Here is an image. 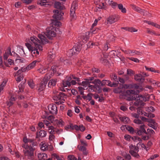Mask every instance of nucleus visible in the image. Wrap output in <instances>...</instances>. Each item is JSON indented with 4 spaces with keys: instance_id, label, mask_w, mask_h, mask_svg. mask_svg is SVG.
<instances>
[{
    "instance_id": "nucleus-29",
    "label": "nucleus",
    "mask_w": 160,
    "mask_h": 160,
    "mask_svg": "<svg viewBox=\"0 0 160 160\" xmlns=\"http://www.w3.org/2000/svg\"><path fill=\"white\" fill-rule=\"evenodd\" d=\"M37 62H39L38 61L35 60L29 64L27 66L29 70L33 68L36 65Z\"/></svg>"
},
{
    "instance_id": "nucleus-30",
    "label": "nucleus",
    "mask_w": 160,
    "mask_h": 160,
    "mask_svg": "<svg viewBox=\"0 0 160 160\" xmlns=\"http://www.w3.org/2000/svg\"><path fill=\"white\" fill-rule=\"evenodd\" d=\"M120 119L125 123H127L130 122V120L129 118L125 116L121 117L120 118Z\"/></svg>"
},
{
    "instance_id": "nucleus-24",
    "label": "nucleus",
    "mask_w": 160,
    "mask_h": 160,
    "mask_svg": "<svg viewBox=\"0 0 160 160\" xmlns=\"http://www.w3.org/2000/svg\"><path fill=\"white\" fill-rule=\"evenodd\" d=\"M134 79L137 82H141L142 80L143 81L144 79L142 78V75L141 74H136L134 76Z\"/></svg>"
},
{
    "instance_id": "nucleus-62",
    "label": "nucleus",
    "mask_w": 160,
    "mask_h": 160,
    "mask_svg": "<svg viewBox=\"0 0 160 160\" xmlns=\"http://www.w3.org/2000/svg\"><path fill=\"white\" fill-rule=\"evenodd\" d=\"M127 73L130 76L134 74L133 71L131 69H128L127 70Z\"/></svg>"
},
{
    "instance_id": "nucleus-48",
    "label": "nucleus",
    "mask_w": 160,
    "mask_h": 160,
    "mask_svg": "<svg viewBox=\"0 0 160 160\" xmlns=\"http://www.w3.org/2000/svg\"><path fill=\"white\" fill-rule=\"evenodd\" d=\"M63 72V71L62 70V68H58V69L57 70L56 73V75L57 76H60L61 74H62Z\"/></svg>"
},
{
    "instance_id": "nucleus-41",
    "label": "nucleus",
    "mask_w": 160,
    "mask_h": 160,
    "mask_svg": "<svg viewBox=\"0 0 160 160\" xmlns=\"http://www.w3.org/2000/svg\"><path fill=\"white\" fill-rule=\"evenodd\" d=\"M147 32L148 33L151 35H154L156 36H160V34H157L154 31L150 30L148 28L147 29Z\"/></svg>"
},
{
    "instance_id": "nucleus-56",
    "label": "nucleus",
    "mask_w": 160,
    "mask_h": 160,
    "mask_svg": "<svg viewBox=\"0 0 160 160\" xmlns=\"http://www.w3.org/2000/svg\"><path fill=\"white\" fill-rule=\"evenodd\" d=\"M159 155L157 154H155L151 156L147 160H153L154 159L158 157Z\"/></svg>"
},
{
    "instance_id": "nucleus-21",
    "label": "nucleus",
    "mask_w": 160,
    "mask_h": 160,
    "mask_svg": "<svg viewBox=\"0 0 160 160\" xmlns=\"http://www.w3.org/2000/svg\"><path fill=\"white\" fill-rule=\"evenodd\" d=\"M76 84V81L74 80H72L70 82L68 81L66 82H65L63 83V84L65 87H66L67 86H69L71 85H74Z\"/></svg>"
},
{
    "instance_id": "nucleus-18",
    "label": "nucleus",
    "mask_w": 160,
    "mask_h": 160,
    "mask_svg": "<svg viewBox=\"0 0 160 160\" xmlns=\"http://www.w3.org/2000/svg\"><path fill=\"white\" fill-rule=\"evenodd\" d=\"M17 72L14 73V77H16V79L18 82H19L22 80L23 78V75L21 73H18L16 74Z\"/></svg>"
},
{
    "instance_id": "nucleus-39",
    "label": "nucleus",
    "mask_w": 160,
    "mask_h": 160,
    "mask_svg": "<svg viewBox=\"0 0 160 160\" xmlns=\"http://www.w3.org/2000/svg\"><path fill=\"white\" fill-rule=\"evenodd\" d=\"M68 158L69 160H81L80 157H78V159H77L74 156L72 155L68 156Z\"/></svg>"
},
{
    "instance_id": "nucleus-38",
    "label": "nucleus",
    "mask_w": 160,
    "mask_h": 160,
    "mask_svg": "<svg viewBox=\"0 0 160 160\" xmlns=\"http://www.w3.org/2000/svg\"><path fill=\"white\" fill-rule=\"evenodd\" d=\"M148 81L154 86H156L157 81H156L152 78H148L147 79Z\"/></svg>"
},
{
    "instance_id": "nucleus-20",
    "label": "nucleus",
    "mask_w": 160,
    "mask_h": 160,
    "mask_svg": "<svg viewBox=\"0 0 160 160\" xmlns=\"http://www.w3.org/2000/svg\"><path fill=\"white\" fill-rule=\"evenodd\" d=\"M54 7L57 8L60 10H64L65 9L64 6L62 4L59 2H56L54 4Z\"/></svg>"
},
{
    "instance_id": "nucleus-19",
    "label": "nucleus",
    "mask_w": 160,
    "mask_h": 160,
    "mask_svg": "<svg viewBox=\"0 0 160 160\" xmlns=\"http://www.w3.org/2000/svg\"><path fill=\"white\" fill-rule=\"evenodd\" d=\"M11 49L10 48H8L6 50L3 55V58L4 60H7L10 55H12Z\"/></svg>"
},
{
    "instance_id": "nucleus-47",
    "label": "nucleus",
    "mask_w": 160,
    "mask_h": 160,
    "mask_svg": "<svg viewBox=\"0 0 160 160\" xmlns=\"http://www.w3.org/2000/svg\"><path fill=\"white\" fill-rule=\"evenodd\" d=\"M28 85L30 87L32 88H33L34 87V84L33 81L32 80H31L28 81Z\"/></svg>"
},
{
    "instance_id": "nucleus-44",
    "label": "nucleus",
    "mask_w": 160,
    "mask_h": 160,
    "mask_svg": "<svg viewBox=\"0 0 160 160\" xmlns=\"http://www.w3.org/2000/svg\"><path fill=\"white\" fill-rule=\"evenodd\" d=\"M108 4L111 5L112 8H115L117 6V3L115 2H113L112 1H111Z\"/></svg>"
},
{
    "instance_id": "nucleus-49",
    "label": "nucleus",
    "mask_w": 160,
    "mask_h": 160,
    "mask_svg": "<svg viewBox=\"0 0 160 160\" xmlns=\"http://www.w3.org/2000/svg\"><path fill=\"white\" fill-rule=\"evenodd\" d=\"M155 110L154 108L152 106L146 108V111L148 112H153Z\"/></svg>"
},
{
    "instance_id": "nucleus-14",
    "label": "nucleus",
    "mask_w": 160,
    "mask_h": 160,
    "mask_svg": "<svg viewBox=\"0 0 160 160\" xmlns=\"http://www.w3.org/2000/svg\"><path fill=\"white\" fill-rule=\"evenodd\" d=\"M48 109L51 113L53 114H57V108L56 105L53 104L49 105L48 106Z\"/></svg>"
},
{
    "instance_id": "nucleus-28",
    "label": "nucleus",
    "mask_w": 160,
    "mask_h": 160,
    "mask_svg": "<svg viewBox=\"0 0 160 160\" xmlns=\"http://www.w3.org/2000/svg\"><path fill=\"white\" fill-rule=\"evenodd\" d=\"M46 132L44 130H41L39 132L38 134L37 133L36 138H38V136L41 137H44L46 136Z\"/></svg>"
},
{
    "instance_id": "nucleus-7",
    "label": "nucleus",
    "mask_w": 160,
    "mask_h": 160,
    "mask_svg": "<svg viewBox=\"0 0 160 160\" xmlns=\"http://www.w3.org/2000/svg\"><path fill=\"white\" fill-rule=\"evenodd\" d=\"M119 19L118 17L113 15L110 16L106 19L105 23L106 25H111L117 22Z\"/></svg>"
},
{
    "instance_id": "nucleus-31",
    "label": "nucleus",
    "mask_w": 160,
    "mask_h": 160,
    "mask_svg": "<svg viewBox=\"0 0 160 160\" xmlns=\"http://www.w3.org/2000/svg\"><path fill=\"white\" fill-rule=\"evenodd\" d=\"M47 68H45L43 66L39 68L38 70V72L43 74L45 73L47 71Z\"/></svg>"
},
{
    "instance_id": "nucleus-55",
    "label": "nucleus",
    "mask_w": 160,
    "mask_h": 160,
    "mask_svg": "<svg viewBox=\"0 0 160 160\" xmlns=\"http://www.w3.org/2000/svg\"><path fill=\"white\" fill-rule=\"evenodd\" d=\"M128 58L129 60H131L132 61H133L135 62H140V60H138V58L133 57L131 58Z\"/></svg>"
},
{
    "instance_id": "nucleus-43",
    "label": "nucleus",
    "mask_w": 160,
    "mask_h": 160,
    "mask_svg": "<svg viewBox=\"0 0 160 160\" xmlns=\"http://www.w3.org/2000/svg\"><path fill=\"white\" fill-rule=\"evenodd\" d=\"M79 149L80 150L83 152V153L84 154H87V152L86 151V148L85 147L81 146L80 147Z\"/></svg>"
},
{
    "instance_id": "nucleus-15",
    "label": "nucleus",
    "mask_w": 160,
    "mask_h": 160,
    "mask_svg": "<svg viewBox=\"0 0 160 160\" xmlns=\"http://www.w3.org/2000/svg\"><path fill=\"white\" fill-rule=\"evenodd\" d=\"M50 2L49 0H38L37 2L38 4L41 6L46 7L47 5H49Z\"/></svg>"
},
{
    "instance_id": "nucleus-25",
    "label": "nucleus",
    "mask_w": 160,
    "mask_h": 160,
    "mask_svg": "<svg viewBox=\"0 0 160 160\" xmlns=\"http://www.w3.org/2000/svg\"><path fill=\"white\" fill-rule=\"evenodd\" d=\"M87 89H88V91L90 92H96L97 86L96 85L94 86L89 85Z\"/></svg>"
},
{
    "instance_id": "nucleus-11",
    "label": "nucleus",
    "mask_w": 160,
    "mask_h": 160,
    "mask_svg": "<svg viewBox=\"0 0 160 160\" xmlns=\"http://www.w3.org/2000/svg\"><path fill=\"white\" fill-rule=\"evenodd\" d=\"M40 145L41 150L43 151L47 150L51 151L53 149V147L52 145H49L48 143L44 142H41Z\"/></svg>"
},
{
    "instance_id": "nucleus-46",
    "label": "nucleus",
    "mask_w": 160,
    "mask_h": 160,
    "mask_svg": "<svg viewBox=\"0 0 160 160\" xmlns=\"http://www.w3.org/2000/svg\"><path fill=\"white\" fill-rule=\"evenodd\" d=\"M126 128L127 130L129 131L131 133H133L134 130L132 127L129 126H127Z\"/></svg>"
},
{
    "instance_id": "nucleus-9",
    "label": "nucleus",
    "mask_w": 160,
    "mask_h": 160,
    "mask_svg": "<svg viewBox=\"0 0 160 160\" xmlns=\"http://www.w3.org/2000/svg\"><path fill=\"white\" fill-rule=\"evenodd\" d=\"M130 151L129 153L134 157L138 158L139 156L138 152L139 151V149L138 147H136L135 145H131L129 146Z\"/></svg>"
},
{
    "instance_id": "nucleus-8",
    "label": "nucleus",
    "mask_w": 160,
    "mask_h": 160,
    "mask_svg": "<svg viewBox=\"0 0 160 160\" xmlns=\"http://www.w3.org/2000/svg\"><path fill=\"white\" fill-rule=\"evenodd\" d=\"M53 93L54 94L55 96L56 95H58V99L62 100V101H59L57 102V103L59 105L64 103L65 100H63V98L64 97H66V95L64 93L62 92L59 93L58 90L55 89L53 90Z\"/></svg>"
},
{
    "instance_id": "nucleus-3",
    "label": "nucleus",
    "mask_w": 160,
    "mask_h": 160,
    "mask_svg": "<svg viewBox=\"0 0 160 160\" xmlns=\"http://www.w3.org/2000/svg\"><path fill=\"white\" fill-rule=\"evenodd\" d=\"M23 141L25 143L28 142V140L26 138H23ZM22 147L24 148L23 152L25 155L29 159H32L33 156V149L31 146L28 145L26 143L23 144Z\"/></svg>"
},
{
    "instance_id": "nucleus-63",
    "label": "nucleus",
    "mask_w": 160,
    "mask_h": 160,
    "mask_svg": "<svg viewBox=\"0 0 160 160\" xmlns=\"http://www.w3.org/2000/svg\"><path fill=\"white\" fill-rule=\"evenodd\" d=\"M43 123L46 125V126L47 127H49L50 126V122L46 119H44L43 120Z\"/></svg>"
},
{
    "instance_id": "nucleus-1",
    "label": "nucleus",
    "mask_w": 160,
    "mask_h": 160,
    "mask_svg": "<svg viewBox=\"0 0 160 160\" xmlns=\"http://www.w3.org/2000/svg\"><path fill=\"white\" fill-rule=\"evenodd\" d=\"M114 92L115 93H119L120 94V98H122L123 96L126 97V99L128 101L135 100V101L134 104L136 106L139 105L143 106L144 103L143 101H146L148 100V98L142 95H138L136 98L132 96V95H135L136 94V91L132 90H127L125 91H122L120 88H117L114 90Z\"/></svg>"
},
{
    "instance_id": "nucleus-37",
    "label": "nucleus",
    "mask_w": 160,
    "mask_h": 160,
    "mask_svg": "<svg viewBox=\"0 0 160 160\" xmlns=\"http://www.w3.org/2000/svg\"><path fill=\"white\" fill-rule=\"evenodd\" d=\"M55 55L54 53L52 52H50L48 53V58L49 59L50 61H51L52 59H53L55 57Z\"/></svg>"
},
{
    "instance_id": "nucleus-60",
    "label": "nucleus",
    "mask_w": 160,
    "mask_h": 160,
    "mask_svg": "<svg viewBox=\"0 0 160 160\" xmlns=\"http://www.w3.org/2000/svg\"><path fill=\"white\" fill-rule=\"evenodd\" d=\"M67 114L69 117H71L73 115V112L71 110H68L67 111Z\"/></svg>"
},
{
    "instance_id": "nucleus-42",
    "label": "nucleus",
    "mask_w": 160,
    "mask_h": 160,
    "mask_svg": "<svg viewBox=\"0 0 160 160\" xmlns=\"http://www.w3.org/2000/svg\"><path fill=\"white\" fill-rule=\"evenodd\" d=\"M48 132L50 134H54V128L52 126H49L48 127Z\"/></svg>"
},
{
    "instance_id": "nucleus-5",
    "label": "nucleus",
    "mask_w": 160,
    "mask_h": 160,
    "mask_svg": "<svg viewBox=\"0 0 160 160\" xmlns=\"http://www.w3.org/2000/svg\"><path fill=\"white\" fill-rule=\"evenodd\" d=\"M51 76L48 77V75L47 74L44 77V78L41 81V82L39 85L38 87V91L40 92L42 91L45 88L48 80L50 78Z\"/></svg>"
},
{
    "instance_id": "nucleus-59",
    "label": "nucleus",
    "mask_w": 160,
    "mask_h": 160,
    "mask_svg": "<svg viewBox=\"0 0 160 160\" xmlns=\"http://www.w3.org/2000/svg\"><path fill=\"white\" fill-rule=\"evenodd\" d=\"M146 22L149 25H151L152 26L155 27V28L157 25V23H154V22H152L150 21H146Z\"/></svg>"
},
{
    "instance_id": "nucleus-23",
    "label": "nucleus",
    "mask_w": 160,
    "mask_h": 160,
    "mask_svg": "<svg viewBox=\"0 0 160 160\" xmlns=\"http://www.w3.org/2000/svg\"><path fill=\"white\" fill-rule=\"evenodd\" d=\"M131 6L132 8L134 11L141 13H143V11L138 7L136 6L134 4H131Z\"/></svg>"
},
{
    "instance_id": "nucleus-52",
    "label": "nucleus",
    "mask_w": 160,
    "mask_h": 160,
    "mask_svg": "<svg viewBox=\"0 0 160 160\" xmlns=\"http://www.w3.org/2000/svg\"><path fill=\"white\" fill-rule=\"evenodd\" d=\"M152 122L153 124H150L149 125L150 127L155 130L157 129V123L153 120H152Z\"/></svg>"
},
{
    "instance_id": "nucleus-50",
    "label": "nucleus",
    "mask_w": 160,
    "mask_h": 160,
    "mask_svg": "<svg viewBox=\"0 0 160 160\" xmlns=\"http://www.w3.org/2000/svg\"><path fill=\"white\" fill-rule=\"evenodd\" d=\"M147 133L149 134L150 135H153L155 132L152 128H148L147 129Z\"/></svg>"
},
{
    "instance_id": "nucleus-35",
    "label": "nucleus",
    "mask_w": 160,
    "mask_h": 160,
    "mask_svg": "<svg viewBox=\"0 0 160 160\" xmlns=\"http://www.w3.org/2000/svg\"><path fill=\"white\" fill-rule=\"evenodd\" d=\"M29 70L28 68V66H27L25 67H23L22 68L20 69H19L18 70V71L17 72L16 74L18 73H21L23 72H25L26 71H28Z\"/></svg>"
},
{
    "instance_id": "nucleus-32",
    "label": "nucleus",
    "mask_w": 160,
    "mask_h": 160,
    "mask_svg": "<svg viewBox=\"0 0 160 160\" xmlns=\"http://www.w3.org/2000/svg\"><path fill=\"white\" fill-rule=\"evenodd\" d=\"M57 82V79H54L51 80L49 82L48 86V87H51V86H54L56 85Z\"/></svg>"
},
{
    "instance_id": "nucleus-27",
    "label": "nucleus",
    "mask_w": 160,
    "mask_h": 160,
    "mask_svg": "<svg viewBox=\"0 0 160 160\" xmlns=\"http://www.w3.org/2000/svg\"><path fill=\"white\" fill-rule=\"evenodd\" d=\"M90 82L88 80L82 81V87L84 89H87L88 88L89 85H90Z\"/></svg>"
},
{
    "instance_id": "nucleus-51",
    "label": "nucleus",
    "mask_w": 160,
    "mask_h": 160,
    "mask_svg": "<svg viewBox=\"0 0 160 160\" xmlns=\"http://www.w3.org/2000/svg\"><path fill=\"white\" fill-rule=\"evenodd\" d=\"M128 31L131 32H136L138 31V30L133 27L129 28L127 29Z\"/></svg>"
},
{
    "instance_id": "nucleus-6",
    "label": "nucleus",
    "mask_w": 160,
    "mask_h": 160,
    "mask_svg": "<svg viewBox=\"0 0 160 160\" xmlns=\"http://www.w3.org/2000/svg\"><path fill=\"white\" fill-rule=\"evenodd\" d=\"M77 7V4L76 1L73 2L70 10V19L71 21H74L76 18L75 10Z\"/></svg>"
},
{
    "instance_id": "nucleus-53",
    "label": "nucleus",
    "mask_w": 160,
    "mask_h": 160,
    "mask_svg": "<svg viewBox=\"0 0 160 160\" xmlns=\"http://www.w3.org/2000/svg\"><path fill=\"white\" fill-rule=\"evenodd\" d=\"M9 150L10 152L11 153L13 154L14 153L15 154V156L16 157L19 158L20 157V154L18 152H12L10 148H9Z\"/></svg>"
},
{
    "instance_id": "nucleus-61",
    "label": "nucleus",
    "mask_w": 160,
    "mask_h": 160,
    "mask_svg": "<svg viewBox=\"0 0 160 160\" xmlns=\"http://www.w3.org/2000/svg\"><path fill=\"white\" fill-rule=\"evenodd\" d=\"M141 131L142 132V133H144L146 134L147 133V131H146L145 129L144 128V126L143 125H141L140 126V129Z\"/></svg>"
},
{
    "instance_id": "nucleus-16",
    "label": "nucleus",
    "mask_w": 160,
    "mask_h": 160,
    "mask_svg": "<svg viewBox=\"0 0 160 160\" xmlns=\"http://www.w3.org/2000/svg\"><path fill=\"white\" fill-rule=\"evenodd\" d=\"M53 124L58 127H62L64 125V122L61 119H55Z\"/></svg>"
},
{
    "instance_id": "nucleus-54",
    "label": "nucleus",
    "mask_w": 160,
    "mask_h": 160,
    "mask_svg": "<svg viewBox=\"0 0 160 160\" xmlns=\"http://www.w3.org/2000/svg\"><path fill=\"white\" fill-rule=\"evenodd\" d=\"M133 122L138 124H142L143 122L140 119H135L133 121Z\"/></svg>"
},
{
    "instance_id": "nucleus-33",
    "label": "nucleus",
    "mask_w": 160,
    "mask_h": 160,
    "mask_svg": "<svg viewBox=\"0 0 160 160\" xmlns=\"http://www.w3.org/2000/svg\"><path fill=\"white\" fill-rule=\"evenodd\" d=\"M58 69V67L56 66H52L51 68V70L53 72V74H51V75H49V73L47 74L48 75V77L50 76L52 77L53 76V74L55 73H56L57 70Z\"/></svg>"
},
{
    "instance_id": "nucleus-57",
    "label": "nucleus",
    "mask_w": 160,
    "mask_h": 160,
    "mask_svg": "<svg viewBox=\"0 0 160 160\" xmlns=\"http://www.w3.org/2000/svg\"><path fill=\"white\" fill-rule=\"evenodd\" d=\"M78 89L79 90V92L82 95L84 94L83 90H85L83 88L82 86H79L78 87Z\"/></svg>"
},
{
    "instance_id": "nucleus-36",
    "label": "nucleus",
    "mask_w": 160,
    "mask_h": 160,
    "mask_svg": "<svg viewBox=\"0 0 160 160\" xmlns=\"http://www.w3.org/2000/svg\"><path fill=\"white\" fill-rule=\"evenodd\" d=\"M145 68L146 70L147 71H150L154 72H157L159 73H160V71H159L155 70L154 69V68H148L146 66H145Z\"/></svg>"
},
{
    "instance_id": "nucleus-4",
    "label": "nucleus",
    "mask_w": 160,
    "mask_h": 160,
    "mask_svg": "<svg viewBox=\"0 0 160 160\" xmlns=\"http://www.w3.org/2000/svg\"><path fill=\"white\" fill-rule=\"evenodd\" d=\"M45 35L50 40H52L57 35L56 29L55 27L50 26L46 29Z\"/></svg>"
},
{
    "instance_id": "nucleus-13",
    "label": "nucleus",
    "mask_w": 160,
    "mask_h": 160,
    "mask_svg": "<svg viewBox=\"0 0 160 160\" xmlns=\"http://www.w3.org/2000/svg\"><path fill=\"white\" fill-rule=\"evenodd\" d=\"M45 33L43 32L38 35V37L40 40V43L41 45L45 44L48 42V39L45 36Z\"/></svg>"
},
{
    "instance_id": "nucleus-12",
    "label": "nucleus",
    "mask_w": 160,
    "mask_h": 160,
    "mask_svg": "<svg viewBox=\"0 0 160 160\" xmlns=\"http://www.w3.org/2000/svg\"><path fill=\"white\" fill-rule=\"evenodd\" d=\"M53 12L54 13L53 16V18L57 20H60L62 19V16L64 15V12H63L55 10L53 11Z\"/></svg>"
},
{
    "instance_id": "nucleus-45",
    "label": "nucleus",
    "mask_w": 160,
    "mask_h": 160,
    "mask_svg": "<svg viewBox=\"0 0 160 160\" xmlns=\"http://www.w3.org/2000/svg\"><path fill=\"white\" fill-rule=\"evenodd\" d=\"M48 119L50 121L51 123L53 124L55 119L54 117L52 116H49L47 117Z\"/></svg>"
},
{
    "instance_id": "nucleus-2",
    "label": "nucleus",
    "mask_w": 160,
    "mask_h": 160,
    "mask_svg": "<svg viewBox=\"0 0 160 160\" xmlns=\"http://www.w3.org/2000/svg\"><path fill=\"white\" fill-rule=\"evenodd\" d=\"M26 46L32 55L33 56L38 57L39 52L42 50V47L40 43V41L36 36L30 37L29 39L26 40Z\"/></svg>"
},
{
    "instance_id": "nucleus-17",
    "label": "nucleus",
    "mask_w": 160,
    "mask_h": 160,
    "mask_svg": "<svg viewBox=\"0 0 160 160\" xmlns=\"http://www.w3.org/2000/svg\"><path fill=\"white\" fill-rule=\"evenodd\" d=\"M38 157L39 160H45L48 158L47 154L40 152L38 154Z\"/></svg>"
},
{
    "instance_id": "nucleus-22",
    "label": "nucleus",
    "mask_w": 160,
    "mask_h": 160,
    "mask_svg": "<svg viewBox=\"0 0 160 160\" xmlns=\"http://www.w3.org/2000/svg\"><path fill=\"white\" fill-rule=\"evenodd\" d=\"M61 24V22L59 21H57L56 20H51V23L50 24V26H53L59 27Z\"/></svg>"
},
{
    "instance_id": "nucleus-40",
    "label": "nucleus",
    "mask_w": 160,
    "mask_h": 160,
    "mask_svg": "<svg viewBox=\"0 0 160 160\" xmlns=\"http://www.w3.org/2000/svg\"><path fill=\"white\" fill-rule=\"evenodd\" d=\"M15 61L16 63L19 64L25 62L26 61V60L25 59L22 58L20 57L16 59Z\"/></svg>"
},
{
    "instance_id": "nucleus-26",
    "label": "nucleus",
    "mask_w": 160,
    "mask_h": 160,
    "mask_svg": "<svg viewBox=\"0 0 160 160\" xmlns=\"http://www.w3.org/2000/svg\"><path fill=\"white\" fill-rule=\"evenodd\" d=\"M96 4L98 5V8L101 9L103 8L105 6V4L102 2V0H98L96 2Z\"/></svg>"
},
{
    "instance_id": "nucleus-64",
    "label": "nucleus",
    "mask_w": 160,
    "mask_h": 160,
    "mask_svg": "<svg viewBox=\"0 0 160 160\" xmlns=\"http://www.w3.org/2000/svg\"><path fill=\"white\" fill-rule=\"evenodd\" d=\"M54 157L57 159V160H62L60 158L59 156L58 155L54 153L52 155Z\"/></svg>"
},
{
    "instance_id": "nucleus-10",
    "label": "nucleus",
    "mask_w": 160,
    "mask_h": 160,
    "mask_svg": "<svg viewBox=\"0 0 160 160\" xmlns=\"http://www.w3.org/2000/svg\"><path fill=\"white\" fill-rule=\"evenodd\" d=\"M80 50V49L78 48V46H74L67 52V55L68 57H71L74 55L78 54Z\"/></svg>"
},
{
    "instance_id": "nucleus-34",
    "label": "nucleus",
    "mask_w": 160,
    "mask_h": 160,
    "mask_svg": "<svg viewBox=\"0 0 160 160\" xmlns=\"http://www.w3.org/2000/svg\"><path fill=\"white\" fill-rule=\"evenodd\" d=\"M7 81L6 79H4L0 85V92L3 90L4 87L6 86Z\"/></svg>"
},
{
    "instance_id": "nucleus-58",
    "label": "nucleus",
    "mask_w": 160,
    "mask_h": 160,
    "mask_svg": "<svg viewBox=\"0 0 160 160\" xmlns=\"http://www.w3.org/2000/svg\"><path fill=\"white\" fill-rule=\"evenodd\" d=\"M104 55L102 54L101 55V57L99 59L101 62L102 63L105 62L106 61V60L105 58H103Z\"/></svg>"
}]
</instances>
